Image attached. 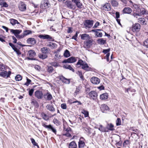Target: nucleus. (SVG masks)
Wrapping results in <instances>:
<instances>
[{
	"mask_svg": "<svg viewBox=\"0 0 148 148\" xmlns=\"http://www.w3.org/2000/svg\"><path fill=\"white\" fill-rule=\"evenodd\" d=\"M16 37L17 38H24V37L23 35V34H21V35H19V34L16 36Z\"/></svg>",
	"mask_w": 148,
	"mask_h": 148,
	"instance_id": "63",
	"label": "nucleus"
},
{
	"mask_svg": "<svg viewBox=\"0 0 148 148\" xmlns=\"http://www.w3.org/2000/svg\"><path fill=\"white\" fill-rule=\"evenodd\" d=\"M34 91V89H32L29 90V95L30 96H32L33 95Z\"/></svg>",
	"mask_w": 148,
	"mask_h": 148,
	"instance_id": "62",
	"label": "nucleus"
},
{
	"mask_svg": "<svg viewBox=\"0 0 148 148\" xmlns=\"http://www.w3.org/2000/svg\"><path fill=\"white\" fill-rule=\"evenodd\" d=\"M27 82L24 84L27 86L29 85L30 82H31V81L28 79L27 77Z\"/></svg>",
	"mask_w": 148,
	"mask_h": 148,
	"instance_id": "56",
	"label": "nucleus"
},
{
	"mask_svg": "<svg viewBox=\"0 0 148 148\" xmlns=\"http://www.w3.org/2000/svg\"><path fill=\"white\" fill-rule=\"evenodd\" d=\"M101 109L103 112L105 110H107L109 109L108 107L105 104L102 105L101 106Z\"/></svg>",
	"mask_w": 148,
	"mask_h": 148,
	"instance_id": "29",
	"label": "nucleus"
},
{
	"mask_svg": "<svg viewBox=\"0 0 148 148\" xmlns=\"http://www.w3.org/2000/svg\"><path fill=\"white\" fill-rule=\"evenodd\" d=\"M44 98L46 99L50 100L52 98V95L49 93L47 92V93L44 95Z\"/></svg>",
	"mask_w": 148,
	"mask_h": 148,
	"instance_id": "23",
	"label": "nucleus"
},
{
	"mask_svg": "<svg viewBox=\"0 0 148 148\" xmlns=\"http://www.w3.org/2000/svg\"><path fill=\"white\" fill-rule=\"evenodd\" d=\"M108 97V94L107 93H103L100 95V98L101 99L105 100L107 99Z\"/></svg>",
	"mask_w": 148,
	"mask_h": 148,
	"instance_id": "35",
	"label": "nucleus"
},
{
	"mask_svg": "<svg viewBox=\"0 0 148 148\" xmlns=\"http://www.w3.org/2000/svg\"><path fill=\"white\" fill-rule=\"evenodd\" d=\"M123 12L125 14H130L132 12V10L129 7L125 8L123 10Z\"/></svg>",
	"mask_w": 148,
	"mask_h": 148,
	"instance_id": "20",
	"label": "nucleus"
},
{
	"mask_svg": "<svg viewBox=\"0 0 148 148\" xmlns=\"http://www.w3.org/2000/svg\"><path fill=\"white\" fill-rule=\"evenodd\" d=\"M110 50V48H109L107 49H104L103 51V52L105 54H106L107 53H108Z\"/></svg>",
	"mask_w": 148,
	"mask_h": 148,
	"instance_id": "60",
	"label": "nucleus"
},
{
	"mask_svg": "<svg viewBox=\"0 0 148 148\" xmlns=\"http://www.w3.org/2000/svg\"><path fill=\"white\" fill-rule=\"evenodd\" d=\"M51 6L49 1L48 0H44L42 2L40 8H47Z\"/></svg>",
	"mask_w": 148,
	"mask_h": 148,
	"instance_id": "2",
	"label": "nucleus"
},
{
	"mask_svg": "<svg viewBox=\"0 0 148 148\" xmlns=\"http://www.w3.org/2000/svg\"><path fill=\"white\" fill-rule=\"evenodd\" d=\"M54 53L55 54L54 58L56 60H58L61 58V56L59 53L56 51L54 52Z\"/></svg>",
	"mask_w": 148,
	"mask_h": 148,
	"instance_id": "40",
	"label": "nucleus"
},
{
	"mask_svg": "<svg viewBox=\"0 0 148 148\" xmlns=\"http://www.w3.org/2000/svg\"><path fill=\"white\" fill-rule=\"evenodd\" d=\"M141 26L140 24L136 23L133 24L132 27V30L134 32H137L140 31Z\"/></svg>",
	"mask_w": 148,
	"mask_h": 148,
	"instance_id": "4",
	"label": "nucleus"
},
{
	"mask_svg": "<svg viewBox=\"0 0 148 148\" xmlns=\"http://www.w3.org/2000/svg\"><path fill=\"white\" fill-rule=\"evenodd\" d=\"M47 57V55L46 54H40L39 55V58L42 59H45Z\"/></svg>",
	"mask_w": 148,
	"mask_h": 148,
	"instance_id": "51",
	"label": "nucleus"
},
{
	"mask_svg": "<svg viewBox=\"0 0 148 148\" xmlns=\"http://www.w3.org/2000/svg\"><path fill=\"white\" fill-rule=\"evenodd\" d=\"M32 31L29 30H25L22 33L24 36L25 37L27 35L32 34Z\"/></svg>",
	"mask_w": 148,
	"mask_h": 148,
	"instance_id": "39",
	"label": "nucleus"
},
{
	"mask_svg": "<svg viewBox=\"0 0 148 148\" xmlns=\"http://www.w3.org/2000/svg\"><path fill=\"white\" fill-rule=\"evenodd\" d=\"M99 130L103 132H108V129L107 127H103L102 125H100V127L99 128Z\"/></svg>",
	"mask_w": 148,
	"mask_h": 148,
	"instance_id": "28",
	"label": "nucleus"
},
{
	"mask_svg": "<svg viewBox=\"0 0 148 148\" xmlns=\"http://www.w3.org/2000/svg\"><path fill=\"white\" fill-rule=\"evenodd\" d=\"M82 68L86 71H91L92 68L88 66V64L86 63L83 66H82Z\"/></svg>",
	"mask_w": 148,
	"mask_h": 148,
	"instance_id": "18",
	"label": "nucleus"
},
{
	"mask_svg": "<svg viewBox=\"0 0 148 148\" xmlns=\"http://www.w3.org/2000/svg\"><path fill=\"white\" fill-rule=\"evenodd\" d=\"M9 21L10 24L13 26H14L16 24H20V23L17 20L14 19H10Z\"/></svg>",
	"mask_w": 148,
	"mask_h": 148,
	"instance_id": "19",
	"label": "nucleus"
},
{
	"mask_svg": "<svg viewBox=\"0 0 148 148\" xmlns=\"http://www.w3.org/2000/svg\"><path fill=\"white\" fill-rule=\"evenodd\" d=\"M93 40L92 39H88L87 41L84 42V46L85 47L89 48L92 45Z\"/></svg>",
	"mask_w": 148,
	"mask_h": 148,
	"instance_id": "5",
	"label": "nucleus"
},
{
	"mask_svg": "<svg viewBox=\"0 0 148 148\" xmlns=\"http://www.w3.org/2000/svg\"><path fill=\"white\" fill-rule=\"evenodd\" d=\"M28 56H29V57H27L26 58V59L29 60H35V58H33L36 55V53L34 51L32 50H31L28 51L27 54Z\"/></svg>",
	"mask_w": 148,
	"mask_h": 148,
	"instance_id": "3",
	"label": "nucleus"
},
{
	"mask_svg": "<svg viewBox=\"0 0 148 148\" xmlns=\"http://www.w3.org/2000/svg\"><path fill=\"white\" fill-rule=\"evenodd\" d=\"M63 135L65 136H66L69 137H71V134L70 133H69V132H66V133L64 134H63Z\"/></svg>",
	"mask_w": 148,
	"mask_h": 148,
	"instance_id": "59",
	"label": "nucleus"
},
{
	"mask_svg": "<svg viewBox=\"0 0 148 148\" xmlns=\"http://www.w3.org/2000/svg\"><path fill=\"white\" fill-rule=\"evenodd\" d=\"M110 2L112 6L114 7H116L118 5V3L116 0H111Z\"/></svg>",
	"mask_w": 148,
	"mask_h": 148,
	"instance_id": "31",
	"label": "nucleus"
},
{
	"mask_svg": "<svg viewBox=\"0 0 148 148\" xmlns=\"http://www.w3.org/2000/svg\"><path fill=\"white\" fill-rule=\"evenodd\" d=\"M77 74L82 79L84 80V77L82 72L78 71L77 73Z\"/></svg>",
	"mask_w": 148,
	"mask_h": 148,
	"instance_id": "48",
	"label": "nucleus"
},
{
	"mask_svg": "<svg viewBox=\"0 0 148 148\" xmlns=\"http://www.w3.org/2000/svg\"><path fill=\"white\" fill-rule=\"evenodd\" d=\"M41 115L42 118L45 121H47L49 119L48 115L44 112H42Z\"/></svg>",
	"mask_w": 148,
	"mask_h": 148,
	"instance_id": "36",
	"label": "nucleus"
},
{
	"mask_svg": "<svg viewBox=\"0 0 148 148\" xmlns=\"http://www.w3.org/2000/svg\"><path fill=\"white\" fill-rule=\"evenodd\" d=\"M46 123H42V125L45 128L47 129L48 131H51L53 133L55 134H56V129L53 127L50 124L49 125H47Z\"/></svg>",
	"mask_w": 148,
	"mask_h": 148,
	"instance_id": "1",
	"label": "nucleus"
},
{
	"mask_svg": "<svg viewBox=\"0 0 148 148\" xmlns=\"http://www.w3.org/2000/svg\"><path fill=\"white\" fill-rule=\"evenodd\" d=\"M30 139H31V140L32 143L34 145L36 146H37L38 147H39V146L38 145L37 143H36L35 142V141L34 139H33L32 138H31Z\"/></svg>",
	"mask_w": 148,
	"mask_h": 148,
	"instance_id": "49",
	"label": "nucleus"
},
{
	"mask_svg": "<svg viewBox=\"0 0 148 148\" xmlns=\"http://www.w3.org/2000/svg\"><path fill=\"white\" fill-rule=\"evenodd\" d=\"M63 67L66 69H69V70L73 72H74V69L70 65L68 64L64 65L63 66Z\"/></svg>",
	"mask_w": 148,
	"mask_h": 148,
	"instance_id": "32",
	"label": "nucleus"
},
{
	"mask_svg": "<svg viewBox=\"0 0 148 148\" xmlns=\"http://www.w3.org/2000/svg\"><path fill=\"white\" fill-rule=\"evenodd\" d=\"M106 126L108 131L109 130L113 131L114 130V126L112 123H108Z\"/></svg>",
	"mask_w": 148,
	"mask_h": 148,
	"instance_id": "33",
	"label": "nucleus"
},
{
	"mask_svg": "<svg viewBox=\"0 0 148 148\" xmlns=\"http://www.w3.org/2000/svg\"><path fill=\"white\" fill-rule=\"evenodd\" d=\"M140 14H145V11L144 8H142L140 9Z\"/></svg>",
	"mask_w": 148,
	"mask_h": 148,
	"instance_id": "58",
	"label": "nucleus"
},
{
	"mask_svg": "<svg viewBox=\"0 0 148 148\" xmlns=\"http://www.w3.org/2000/svg\"><path fill=\"white\" fill-rule=\"evenodd\" d=\"M88 95L90 98L94 100L96 99L97 96V92L95 91H91L89 93Z\"/></svg>",
	"mask_w": 148,
	"mask_h": 148,
	"instance_id": "6",
	"label": "nucleus"
},
{
	"mask_svg": "<svg viewBox=\"0 0 148 148\" xmlns=\"http://www.w3.org/2000/svg\"><path fill=\"white\" fill-rule=\"evenodd\" d=\"M35 95L38 99H41L42 97L43 93L42 91L38 90L35 92Z\"/></svg>",
	"mask_w": 148,
	"mask_h": 148,
	"instance_id": "9",
	"label": "nucleus"
},
{
	"mask_svg": "<svg viewBox=\"0 0 148 148\" xmlns=\"http://www.w3.org/2000/svg\"><path fill=\"white\" fill-rule=\"evenodd\" d=\"M77 58H75V57H72L68 58V63H73L77 61Z\"/></svg>",
	"mask_w": 148,
	"mask_h": 148,
	"instance_id": "30",
	"label": "nucleus"
},
{
	"mask_svg": "<svg viewBox=\"0 0 148 148\" xmlns=\"http://www.w3.org/2000/svg\"><path fill=\"white\" fill-rule=\"evenodd\" d=\"M52 66H53L56 67H58V64L56 62H52L51 63Z\"/></svg>",
	"mask_w": 148,
	"mask_h": 148,
	"instance_id": "64",
	"label": "nucleus"
},
{
	"mask_svg": "<svg viewBox=\"0 0 148 148\" xmlns=\"http://www.w3.org/2000/svg\"><path fill=\"white\" fill-rule=\"evenodd\" d=\"M60 80H61L63 82L66 84H69L70 83V81L69 79H68L63 76H61L60 77Z\"/></svg>",
	"mask_w": 148,
	"mask_h": 148,
	"instance_id": "21",
	"label": "nucleus"
},
{
	"mask_svg": "<svg viewBox=\"0 0 148 148\" xmlns=\"http://www.w3.org/2000/svg\"><path fill=\"white\" fill-rule=\"evenodd\" d=\"M96 35L98 37H101L102 35V34L101 32H99V31H97L96 33Z\"/></svg>",
	"mask_w": 148,
	"mask_h": 148,
	"instance_id": "57",
	"label": "nucleus"
},
{
	"mask_svg": "<svg viewBox=\"0 0 148 148\" xmlns=\"http://www.w3.org/2000/svg\"><path fill=\"white\" fill-rule=\"evenodd\" d=\"M98 43L101 45H104L106 43V40L103 38H99L97 40Z\"/></svg>",
	"mask_w": 148,
	"mask_h": 148,
	"instance_id": "38",
	"label": "nucleus"
},
{
	"mask_svg": "<svg viewBox=\"0 0 148 148\" xmlns=\"http://www.w3.org/2000/svg\"><path fill=\"white\" fill-rule=\"evenodd\" d=\"M85 145L84 142L81 140H80L79 142L78 147L79 148H83Z\"/></svg>",
	"mask_w": 148,
	"mask_h": 148,
	"instance_id": "41",
	"label": "nucleus"
},
{
	"mask_svg": "<svg viewBox=\"0 0 148 148\" xmlns=\"http://www.w3.org/2000/svg\"><path fill=\"white\" fill-rule=\"evenodd\" d=\"M11 72L10 71H9L8 73L7 71H5L4 72H2L0 73V75L4 77H6L7 78L9 77L11 74Z\"/></svg>",
	"mask_w": 148,
	"mask_h": 148,
	"instance_id": "11",
	"label": "nucleus"
},
{
	"mask_svg": "<svg viewBox=\"0 0 148 148\" xmlns=\"http://www.w3.org/2000/svg\"><path fill=\"white\" fill-rule=\"evenodd\" d=\"M27 42L30 44L34 45L36 43V41L34 38H29L27 40Z\"/></svg>",
	"mask_w": 148,
	"mask_h": 148,
	"instance_id": "14",
	"label": "nucleus"
},
{
	"mask_svg": "<svg viewBox=\"0 0 148 148\" xmlns=\"http://www.w3.org/2000/svg\"><path fill=\"white\" fill-rule=\"evenodd\" d=\"M93 21L92 20H86L84 23V25L86 27L90 28L93 25Z\"/></svg>",
	"mask_w": 148,
	"mask_h": 148,
	"instance_id": "7",
	"label": "nucleus"
},
{
	"mask_svg": "<svg viewBox=\"0 0 148 148\" xmlns=\"http://www.w3.org/2000/svg\"><path fill=\"white\" fill-rule=\"evenodd\" d=\"M54 69L52 66H48L47 69V71L49 73H52Z\"/></svg>",
	"mask_w": 148,
	"mask_h": 148,
	"instance_id": "43",
	"label": "nucleus"
},
{
	"mask_svg": "<svg viewBox=\"0 0 148 148\" xmlns=\"http://www.w3.org/2000/svg\"><path fill=\"white\" fill-rule=\"evenodd\" d=\"M121 124V119L119 118H117L116 121V125L117 126L120 125Z\"/></svg>",
	"mask_w": 148,
	"mask_h": 148,
	"instance_id": "55",
	"label": "nucleus"
},
{
	"mask_svg": "<svg viewBox=\"0 0 148 148\" xmlns=\"http://www.w3.org/2000/svg\"><path fill=\"white\" fill-rule=\"evenodd\" d=\"M144 45L147 48H148V38L146 39L143 42Z\"/></svg>",
	"mask_w": 148,
	"mask_h": 148,
	"instance_id": "54",
	"label": "nucleus"
},
{
	"mask_svg": "<svg viewBox=\"0 0 148 148\" xmlns=\"http://www.w3.org/2000/svg\"><path fill=\"white\" fill-rule=\"evenodd\" d=\"M91 82L93 84H98L100 82V80L96 77H93L90 79Z\"/></svg>",
	"mask_w": 148,
	"mask_h": 148,
	"instance_id": "8",
	"label": "nucleus"
},
{
	"mask_svg": "<svg viewBox=\"0 0 148 148\" xmlns=\"http://www.w3.org/2000/svg\"><path fill=\"white\" fill-rule=\"evenodd\" d=\"M63 131L64 132H69L71 131V129L69 127L66 128V127L64 126V125Z\"/></svg>",
	"mask_w": 148,
	"mask_h": 148,
	"instance_id": "52",
	"label": "nucleus"
},
{
	"mask_svg": "<svg viewBox=\"0 0 148 148\" xmlns=\"http://www.w3.org/2000/svg\"><path fill=\"white\" fill-rule=\"evenodd\" d=\"M57 45L54 43L50 42L47 45V46L50 47L51 49H55L56 48Z\"/></svg>",
	"mask_w": 148,
	"mask_h": 148,
	"instance_id": "34",
	"label": "nucleus"
},
{
	"mask_svg": "<svg viewBox=\"0 0 148 148\" xmlns=\"http://www.w3.org/2000/svg\"><path fill=\"white\" fill-rule=\"evenodd\" d=\"M46 107L48 110L52 112H53L55 111V109L52 105L48 104Z\"/></svg>",
	"mask_w": 148,
	"mask_h": 148,
	"instance_id": "25",
	"label": "nucleus"
},
{
	"mask_svg": "<svg viewBox=\"0 0 148 148\" xmlns=\"http://www.w3.org/2000/svg\"><path fill=\"white\" fill-rule=\"evenodd\" d=\"M18 8L20 11H24L26 9V5L24 3L22 2L19 4Z\"/></svg>",
	"mask_w": 148,
	"mask_h": 148,
	"instance_id": "13",
	"label": "nucleus"
},
{
	"mask_svg": "<svg viewBox=\"0 0 148 148\" xmlns=\"http://www.w3.org/2000/svg\"><path fill=\"white\" fill-rule=\"evenodd\" d=\"M31 103L33 105L35 106L36 107H38L39 106V104L38 102L36 100L33 99L31 102Z\"/></svg>",
	"mask_w": 148,
	"mask_h": 148,
	"instance_id": "45",
	"label": "nucleus"
},
{
	"mask_svg": "<svg viewBox=\"0 0 148 148\" xmlns=\"http://www.w3.org/2000/svg\"><path fill=\"white\" fill-rule=\"evenodd\" d=\"M64 56L65 57H68L70 56L69 51L67 49L66 50L64 53Z\"/></svg>",
	"mask_w": 148,
	"mask_h": 148,
	"instance_id": "42",
	"label": "nucleus"
},
{
	"mask_svg": "<svg viewBox=\"0 0 148 148\" xmlns=\"http://www.w3.org/2000/svg\"><path fill=\"white\" fill-rule=\"evenodd\" d=\"M86 62L80 59L79 60L78 62L77 63L76 65L77 66L80 65L83 66Z\"/></svg>",
	"mask_w": 148,
	"mask_h": 148,
	"instance_id": "37",
	"label": "nucleus"
},
{
	"mask_svg": "<svg viewBox=\"0 0 148 148\" xmlns=\"http://www.w3.org/2000/svg\"><path fill=\"white\" fill-rule=\"evenodd\" d=\"M11 32L13 34L16 36L22 32L21 30L10 29Z\"/></svg>",
	"mask_w": 148,
	"mask_h": 148,
	"instance_id": "15",
	"label": "nucleus"
},
{
	"mask_svg": "<svg viewBox=\"0 0 148 148\" xmlns=\"http://www.w3.org/2000/svg\"><path fill=\"white\" fill-rule=\"evenodd\" d=\"M41 51L42 53L47 54L49 53V49L47 47H44L41 48Z\"/></svg>",
	"mask_w": 148,
	"mask_h": 148,
	"instance_id": "26",
	"label": "nucleus"
},
{
	"mask_svg": "<svg viewBox=\"0 0 148 148\" xmlns=\"http://www.w3.org/2000/svg\"><path fill=\"white\" fill-rule=\"evenodd\" d=\"M15 78L16 81H19L22 79V77L20 75H18L15 77Z\"/></svg>",
	"mask_w": 148,
	"mask_h": 148,
	"instance_id": "47",
	"label": "nucleus"
},
{
	"mask_svg": "<svg viewBox=\"0 0 148 148\" xmlns=\"http://www.w3.org/2000/svg\"><path fill=\"white\" fill-rule=\"evenodd\" d=\"M38 37L40 38L44 39H48L49 40H51L52 39V37H51L50 36L47 34L40 35L38 36Z\"/></svg>",
	"mask_w": 148,
	"mask_h": 148,
	"instance_id": "12",
	"label": "nucleus"
},
{
	"mask_svg": "<svg viewBox=\"0 0 148 148\" xmlns=\"http://www.w3.org/2000/svg\"><path fill=\"white\" fill-rule=\"evenodd\" d=\"M72 1L75 3L77 8L80 9L82 8H83L82 4L81 3L79 0H72Z\"/></svg>",
	"mask_w": 148,
	"mask_h": 148,
	"instance_id": "10",
	"label": "nucleus"
},
{
	"mask_svg": "<svg viewBox=\"0 0 148 148\" xmlns=\"http://www.w3.org/2000/svg\"><path fill=\"white\" fill-rule=\"evenodd\" d=\"M5 66L2 64H0V71H5Z\"/></svg>",
	"mask_w": 148,
	"mask_h": 148,
	"instance_id": "53",
	"label": "nucleus"
},
{
	"mask_svg": "<svg viewBox=\"0 0 148 148\" xmlns=\"http://www.w3.org/2000/svg\"><path fill=\"white\" fill-rule=\"evenodd\" d=\"M82 113L84 114L85 117H87L88 116V112L84 110H83L82 111Z\"/></svg>",
	"mask_w": 148,
	"mask_h": 148,
	"instance_id": "46",
	"label": "nucleus"
},
{
	"mask_svg": "<svg viewBox=\"0 0 148 148\" xmlns=\"http://www.w3.org/2000/svg\"><path fill=\"white\" fill-rule=\"evenodd\" d=\"M69 148H77V145L74 141H73L70 143L69 146Z\"/></svg>",
	"mask_w": 148,
	"mask_h": 148,
	"instance_id": "27",
	"label": "nucleus"
},
{
	"mask_svg": "<svg viewBox=\"0 0 148 148\" xmlns=\"http://www.w3.org/2000/svg\"><path fill=\"white\" fill-rule=\"evenodd\" d=\"M81 38L82 40H87L90 39V37L88 34H84L81 35Z\"/></svg>",
	"mask_w": 148,
	"mask_h": 148,
	"instance_id": "24",
	"label": "nucleus"
},
{
	"mask_svg": "<svg viewBox=\"0 0 148 148\" xmlns=\"http://www.w3.org/2000/svg\"><path fill=\"white\" fill-rule=\"evenodd\" d=\"M103 10L105 11H109L110 10L111 8L110 3H106L102 7Z\"/></svg>",
	"mask_w": 148,
	"mask_h": 148,
	"instance_id": "16",
	"label": "nucleus"
},
{
	"mask_svg": "<svg viewBox=\"0 0 148 148\" xmlns=\"http://www.w3.org/2000/svg\"><path fill=\"white\" fill-rule=\"evenodd\" d=\"M138 22L141 25H147L145 19L143 18H139L138 19Z\"/></svg>",
	"mask_w": 148,
	"mask_h": 148,
	"instance_id": "17",
	"label": "nucleus"
},
{
	"mask_svg": "<svg viewBox=\"0 0 148 148\" xmlns=\"http://www.w3.org/2000/svg\"><path fill=\"white\" fill-rule=\"evenodd\" d=\"M0 5L2 7L7 8L8 7V5L5 2H0Z\"/></svg>",
	"mask_w": 148,
	"mask_h": 148,
	"instance_id": "44",
	"label": "nucleus"
},
{
	"mask_svg": "<svg viewBox=\"0 0 148 148\" xmlns=\"http://www.w3.org/2000/svg\"><path fill=\"white\" fill-rule=\"evenodd\" d=\"M80 90L79 88H77L74 93L75 95H77V94H78Z\"/></svg>",
	"mask_w": 148,
	"mask_h": 148,
	"instance_id": "61",
	"label": "nucleus"
},
{
	"mask_svg": "<svg viewBox=\"0 0 148 148\" xmlns=\"http://www.w3.org/2000/svg\"><path fill=\"white\" fill-rule=\"evenodd\" d=\"M65 4L67 7L70 9H72L73 7V5L72 4V2L71 1H66Z\"/></svg>",
	"mask_w": 148,
	"mask_h": 148,
	"instance_id": "22",
	"label": "nucleus"
},
{
	"mask_svg": "<svg viewBox=\"0 0 148 148\" xmlns=\"http://www.w3.org/2000/svg\"><path fill=\"white\" fill-rule=\"evenodd\" d=\"M53 122L54 124L57 125H60L59 122L57 119L55 118L53 120Z\"/></svg>",
	"mask_w": 148,
	"mask_h": 148,
	"instance_id": "50",
	"label": "nucleus"
}]
</instances>
